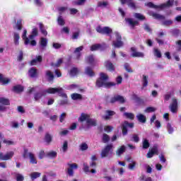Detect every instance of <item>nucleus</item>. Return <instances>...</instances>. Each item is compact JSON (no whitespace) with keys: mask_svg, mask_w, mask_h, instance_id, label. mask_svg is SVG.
Returning a JSON list of instances; mask_svg holds the SVG:
<instances>
[{"mask_svg":"<svg viewBox=\"0 0 181 181\" xmlns=\"http://www.w3.org/2000/svg\"><path fill=\"white\" fill-rule=\"evenodd\" d=\"M108 75L105 74L104 72H101L100 74V77L96 80L95 86H98V88H101V87H104L105 88H111V87H115L117 83L115 82H107L108 81Z\"/></svg>","mask_w":181,"mask_h":181,"instance_id":"f257e3e1","label":"nucleus"},{"mask_svg":"<svg viewBox=\"0 0 181 181\" xmlns=\"http://www.w3.org/2000/svg\"><path fill=\"white\" fill-rule=\"evenodd\" d=\"M62 88H49L47 90H44L41 92H37L34 94V98L35 101H39L42 97H46V94H56V93H60Z\"/></svg>","mask_w":181,"mask_h":181,"instance_id":"f03ea898","label":"nucleus"},{"mask_svg":"<svg viewBox=\"0 0 181 181\" xmlns=\"http://www.w3.org/2000/svg\"><path fill=\"white\" fill-rule=\"evenodd\" d=\"M78 121L80 122H86L87 128H91V127H97V120L91 119L90 115L86 113H81V116L78 117Z\"/></svg>","mask_w":181,"mask_h":181,"instance_id":"7ed1b4c3","label":"nucleus"},{"mask_svg":"<svg viewBox=\"0 0 181 181\" xmlns=\"http://www.w3.org/2000/svg\"><path fill=\"white\" fill-rule=\"evenodd\" d=\"M95 30L98 33H100V35H107V36L112 33V29L108 26L103 28L101 25H98L96 27Z\"/></svg>","mask_w":181,"mask_h":181,"instance_id":"20e7f679","label":"nucleus"},{"mask_svg":"<svg viewBox=\"0 0 181 181\" xmlns=\"http://www.w3.org/2000/svg\"><path fill=\"white\" fill-rule=\"evenodd\" d=\"M116 41L112 42V45L115 47L119 49V47H122L124 46V42H122V37L119 33L116 32L115 33Z\"/></svg>","mask_w":181,"mask_h":181,"instance_id":"39448f33","label":"nucleus"},{"mask_svg":"<svg viewBox=\"0 0 181 181\" xmlns=\"http://www.w3.org/2000/svg\"><path fill=\"white\" fill-rule=\"evenodd\" d=\"M128 128H134V123H129L125 120L121 125L122 134L124 136L128 135Z\"/></svg>","mask_w":181,"mask_h":181,"instance_id":"423d86ee","label":"nucleus"},{"mask_svg":"<svg viewBox=\"0 0 181 181\" xmlns=\"http://www.w3.org/2000/svg\"><path fill=\"white\" fill-rule=\"evenodd\" d=\"M113 148H114V146L111 144L105 146L101 151V153H100L101 158H107V156L110 155V152L112 151Z\"/></svg>","mask_w":181,"mask_h":181,"instance_id":"0eeeda50","label":"nucleus"},{"mask_svg":"<svg viewBox=\"0 0 181 181\" xmlns=\"http://www.w3.org/2000/svg\"><path fill=\"white\" fill-rule=\"evenodd\" d=\"M110 104H115V103H119V104H125V98L121 95H116L111 98L110 100Z\"/></svg>","mask_w":181,"mask_h":181,"instance_id":"6e6552de","label":"nucleus"},{"mask_svg":"<svg viewBox=\"0 0 181 181\" xmlns=\"http://www.w3.org/2000/svg\"><path fill=\"white\" fill-rule=\"evenodd\" d=\"M13 155H15L13 151H9L5 155H4V153H0V160H11L13 158Z\"/></svg>","mask_w":181,"mask_h":181,"instance_id":"1a4fd4ad","label":"nucleus"},{"mask_svg":"<svg viewBox=\"0 0 181 181\" xmlns=\"http://www.w3.org/2000/svg\"><path fill=\"white\" fill-rule=\"evenodd\" d=\"M28 74L30 77V78H37V77H39L37 69H36L35 67H31L28 70Z\"/></svg>","mask_w":181,"mask_h":181,"instance_id":"9d476101","label":"nucleus"},{"mask_svg":"<svg viewBox=\"0 0 181 181\" xmlns=\"http://www.w3.org/2000/svg\"><path fill=\"white\" fill-rule=\"evenodd\" d=\"M130 50L132 52L131 54L132 57H145V54H144V52H137L135 47H132Z\"/></svg>","mask_w":181,"mask_h":181,"instance_id":"9b49d317","label":"nucleus"},{"mask_svg":"<svg viewBox=\"0 0 181 181\" xmlns=\"http://www.w3.org/2000/svg\"><path fill=\"white\" fill-rule=\"evenodd\" d=\"M170 110L171 112L176 113L177 112V99L173 98L172 103L170 105Z\"/></svg>","mask_w":181,"mask_h":181,"instance_id":"f8f14e48","label":"nucleus"},{"mask_svg":"<svg viewBox=\"0 0 181 181\" xmlns=\"http://www.w3.org/2000/svg\"><path fill=\"white\" fill-rule=\"evenodd\" d=\"M125 21L131 26L132 29H134L135 26H139V21H134V18H127Z\"/></svg>","mask_w":181,"mask_h":181,"instance_id":"ddd939ff","label":"nucleus"},{"mask_svg":"<svg viewBox=\"0 0 181 181\" xmlns=\"http://www.w3.org/2000/svg\"><path fill=\"white\" fill-rule=\"evenodd\" d=\"M122 5H125V4H127L129 8H132V9H136V4L135 2H134V0H119Z\"/></svg>","mask_w":181,"mask_h":181,"instance_id":"4468645a","label":"nucleus"},{"mask_svg":"<svg viewBox=\"0 0 181 181\" xmlns=\"http://www.w3.org/2000/svg\"><path fill=\"white\" fill-rule=\"evenodd\" d=\"M158 147L153 146L146 154V158L151 159V158H153L154 155H158Z\"/></svg>","mask_w":181,"mask_h":181,"instance_id":"2eb2a0df","label":"nucleus"},{"mask_svg":"<svg viewBox=\"0 0 181 181\" xmlns=\"http://www.w3.org/2000/svg\"><path fill=\"white\" fill-rule=\"evenodd\" d=\"M104 50L105 49V44H94L90 47V52H95V50Z\"/></svg>","mask_w":181,"mask_h":181,"instance_id":"dca6fc26","label":"nucleus"},{"mask_svg":"<svg viewBox=\"0 0 181 181\" xmlns=\"http://www.w3.org/2000/svg\"><path fill=\"white\" fill-rule=\"evenodd\" d=\"M69 168H68L67 173L69 176H74V171L73 169H77L78 168V165L76 163H72V164H68Z\"/></svg>","mask_w":181,"mask_h":181,"instance_id":"f3484780","label":"nucleus"},{"mask_svg":"<svg viewBox=\"0 0 181 181\" xmlns=\"http://www.w3.org/2000/svg\"><path fill=\"white\" fill-rule=\"evenodd\" d=\"M105 115L103 117V119H105V121H108L111 119L112 117H114L117 113L114 110H106L105 111Z\"/></svg>","mask_w":181,"mask_h":181,"instance_id":"a211bd4d","label":"nucleus"},{"mask_svg":"<svg viewBox=\"0 0 181 181\" xmlns=\"http://www.w3.org/2000/svg\"><path fill=\"white\" fill-rule=\"evenodd\" d=\"M150 16H153L154 19H158V21H165V16H162L159 13H155L153 11L149 12Z\"/></svg>","mask_w":181,"mask_h":181,"instance_id":"6ab92c4d","label":"nucleus"},{"mask_svg":"<svg viewBox=\"0 0 181 181\" xmlns=\"http://www.w3.org/2000/svg\"><path fill=\"white\" fill-rule=\"evenodd\" d=\"M175 4V0H168L166 3H163L160 5V9H163L165 8H170L173 6Z\"/></svg>","mask_w":181,"mask_h":181,"instance_id":"aec40b11","label":"nucleus"},{"mask_svg":"<svg viewBox=\"0 0 181 181\" xmlns=\"http://www.w3.org/2000/svg\"><path fill=\"white\" fill-rule=\"evenodd\" d=\"M42 62H43V57L41 55H38L35 59L30 62V66H35L37 63H42Z\"/></svg>","mask_w":181,"mask_h":181,"instance_id":"412c9836","label":"nucleus"},{"mask_svg":"<svg viewBox=\"0 0 181 181\" xmlns=\"http://www.w3.org/2000/svg\"><path fill=\"white\" fill-rule=\"evenodd\" d=\"M23 90L24 88L22 86V85L14 86L12 88V91H13V93H16L17 94L23 93Z\"/></svg>","mask_w":181,"mask_h":181,"instance_id":"4be33fe9","label":"nucleus"},{"mask_svg":"<svg viewBox=\"0 0 181 181\" xmlns=\"http://www.w3.org/2000/svg\"><path fill=\"white\" fill-rule=\"evenodd\" d=\"M105 67L109 70V71H115V67L114 66V64H112L110 61L105 62Z\"/></svg>","mask_w":181,"mask_h":181,"instance_id":"5701e85b","label":"nucleus"},{"mask_svg":"<svg viewBox=\"0 0 181 181\" xmlns=\"http://www.w3.org/2000/svg\"><path fill=\"white\" fill-rule=\"evenodd\" d=\"M85 74L89 76V77H94V76H95V73H94V71H93V68H91L90 66H87L85 69Z\"/></svg>","mask_w":181,"mask_h":181,"instance_id":"b1692460","label":"nucleus"},{"mask_svg":"<svg viewBox=\"0 0 181 181\" xmlns=\"http://www.w3.org/2000/svg\"><path fill=\"white\" fill-rule=\"evenodd\" d=\"M0 83H2L3 86H6V84L11 83V79L4 77V74H0Z\"/></svg>","mask_w":181,"mask_h":181,"instance_id":"393cba45","label":"nucleus"},{"mask_svg":"<svg viewBox=\"0 0 181 181\" xmlns=\"http://www.w3.org/2000/svg\"><path fill=\"white\" fill-rule=\"evenodd\" d=\"M45 76L48 81H53V80H54V74H53V72H52V71H46Z\"/></svg>","mask_w":181,"mask_h":181,"instance_id":"a878e982","label":"nucleus"},{"mask_svg":"<svg viewBox=\"0 0 181 181\" xmlns=\"http://www.w3.org/2000/svg\"><path fill=\"white\" fill-rule=\"evenodd\" d=\"M136 118L139 122H141L142 124H145V122H146V117L142 114L136 115Z\"/></svg>","mask_w":181,"mask_h":181,"instance_id":"bb28decb","label":"nucleus"},{"mask_svg":"<svg viewBox=\"0 0 181 181\" xmlns=\"http://www.w3.org/2000/svg\"><path fill=\"white\" fill-rule=\"evenodd\" d=\"M19 39H21V36L19 35V33H13V41H14V45L16 46H18V45H19Z\"/></svg>","mask_w":181,"mask_h":181,"instance_id":"cd10ccee","label":"nucleus"},{"mask_svg":"<svg viewBox=\"0 0 181 181\" xmlns=\"http://www.w3.org/2000/svg\"><path fill=\"white\" fill-rule=\"evenodd\" d=\"M37 35H39L37 28H34L32 30L31 35H29V39H31V40L35 39V37H36V36H37Z\"/></svg>","mask_w":181,"mask_h":181,"instance_id":"c85d7f7f","label":"nucleus"},{"mask_svg":"<svg viewBox=\"0 0 181 181\" xmlns=\"http://www.w3.org/2000/svg\"><path fill=\"white\" fill-rule=\"evenodd\" d=\"M71 97L74 101H77V100H83V95L79 93H72Z\"/></svg>","mask_w":181,"mask_h":181,"instance_id":"c756f323","label":"nucleus"},{"mask_svg":"<svg viewBox=\"0 0 181 181\" xmlns=\"http://www.w3.org/2000/svg\"><path fill=\"white\" fill-rule=\"evenodd\" d=\"M42 173L39 172H33L30 175L31 180H35V179H37V177H40Z\"/></svg>","mask_w":181,"mask_h":181,"instance_id":"7c9ffc66","label":"nucleus"},{"mask_svg":"<svg viewBox=\"0 0 181 181\" xmlns=\"http://www.w3.org/2000/svg\"><path fill=\"white\" fill-rule=\"evenodd\" d=\"M69 74L72 77H74L75 76H77L78 74V68L77 67H73L70 71H69Z\"/></svg>","mask_w":181,"mask_h":181,"instance_id":"2f4dec72","label":"nucleus"},{"mask_svg":"<svg viewBox=\"0 0 181 181\" xmlns=\"http://www.w3.org/2000/svg\"><path fill=\"white\" fill-rule=\"evenodd\" d=\"M0 104H3V105H11V101L8 98H0Z\"/></svg>","mask_w":181,"mask_h":181,"instance_id":"473e14b6","label":"nucleus"},{"mask_svg":"<svg viewBox=\"0 0 181 181\" xmlns=\"http://www.w3.org/2000/svg\"><path fill=\"white\" fill-rule=\"evenodd\" d=\"M47 158H51L52 159H54V158H57V152L56 151H49L46 154Z\"/></svg>","mask_w":181,"mask_h":181,"instance_id":"72a5a7b5","label":"nucleus"},{"mask_svg":"<svg viewBox=\"0 0 181 181\" xmlns=\"http://www.w3.org/2000/svg\"><path fill=\"white\" fill-rule=\"evenodd\" d=\"M124 117H125V118H127V119H135V115H134V113L132 112H124L123 114Z\"/></svg>","mask_w":181,"mask_h":181,"instance_id":"f704fd0d","label":"nucleus"},{"mask_svg":"<svg viewBox=\"0 0 181 181\" xmlns=\"http://www.w3.org/2000/svg\"><path fill=\"white\" fill-rule=\"evenodd\" d=\"M126 147L125 146H122L120 148H119L116 151V155L117 156H121L124 152H125Z\"/></svg>","mask_w":181,"mask_h":181,"instance_id":"c9c22d12","label":"nucleus"},{"mask_svg":"<svg viewBox=\"0 0 181 181\" xmlns=\"http://www.w3.org/2000/svg\"><path fill=\"white\" fill-rule=\"evenodd\" d=\"M61 88L62 90H60V92H56L59 94V97H62V98H64V99H68L69 97L67 96V94L63 93V88ZM55 93V94H56Z\"/></svg>","mask_w":181,"mask_h":181,"instance_id":"e433bc0d","label":"nucleus"},{"mask_svg":"<svg viewBox=\"0 0 181 181\" xmlns=\"http://www.w3.org/2000/svg\"><path fill=\"white\" fill-rule=\"evenodd\" d=\"M149 146H151V144H149V141L146 139H144L142 141L143 149H148Z\"/></svg>","mask_w":181,"mask_h":181,"instance_id":"4c0bfd02","label":"nucleus"},{"mask_svg":"<svg viewBox=\"0 0 181 181\" xmlns=\"http://www.w3.org/2000/svg\"><path fill=\"white\" fill-rule=\"evenodd\" d=\"M110 136L105 133L103 134L102 141L103 144H108L110 142Z\"/></svg>","mask_w":181,"mask_h":181,"instance_id":"58836bf2","label":"nucleus"},{"mask_svg":"<svg viewBox=\"0 0 181 181\" xmlns=\"http://www.w3.org/2000/svg\"><path fill=\"white\" fill-rule=\"evenodd\" d=\"M145 6H148V8H153L154 9H160V5H155L152 2H148L145 4Z\"/></svg>","mask_w":181,"mask_h":181,"instance_id":"ea45409f","label":"nucleus"},{"mask_svg":"<svg viewBox=\"0 0 181 181\" xmlns=\"http://www.w3.org/2000/svg\"><path fill=\"white\" fill-rule=\"evenodd\" d=\"M28 155L30 159V163H32L33 165H36V163H37V160L35 158V155L32 153H29Z\"/></svg>","mask_w":181,"mask_h":181,"instance_id":"a19ab883","label":"nucleus"},{"mask_svg":"<svg viewBox=\"0 0 181 181\" xmlns=\"http://www.w3.org/2000/svg\"><path fill=\"white\" fill-rule=\"evenodd\" d=\"M142 83H143V87L141 88L142 90H144V87H148V76L146 75H143V79H142Z\"/></svg>","mask_w":181,"mask_h":181,"instance_id":"79ce46f5","label":"nucleus"},{"mask_svg":"<svg viewBox=\"0 0 181 181\" xmlns=\"http://www.w3.org/2000/svg\"><path fill=\"white\" fill-rule=\"evenodd\" d=\"M134 16V18H136V19H139V21H145V19H146V17H145V16L139 13H135Z\"/></svg>","mask_w":181,"mask_h":181,"instance_id":"37998d69","label":"nucleus"},{"mask_svg":"<svg viewBox=\"0 0 181 181\" xmlns=\"http://www.w3.org/2000/svg\"><path fill=\"white\" fill-rule=\"evenodd\" d=\"M153 54L156 57H158V59H160V57H162V52H160V50L158 48L153 49Z\"/></svg>","mask_w":181,"mask_h":181,"instance_id":"c03bdc74","label":"nucleus"},{"mask_svg":"<svg viewBox=\"0 0 181 181\" xmlns=\"http://www.w3.org/2000/svg\"><path fill=\"white\" fill-rule=\"evenodd\" d=\"M27 33H28V30H24L22 37L23 40H25L24 42L25 45H29V42H30L29 38L26 37Z\"/></svg>","mask_w":181,"mask_h":181,"instance_id":"a18cd8bd","label":"nucleus"},{"mask_svg":"<svg viewBox=\"0 0 181 181\" xmlns=\"http://www.w3.org/2000/svg\"><path fill=\"white\" fill-rule=\"evenodd\" d=\"M40 46L42 49H45L47 46V39L42 37L40 42Z\"/></svg>","mask_w":181,"mask_h":181,"instance_id":"49530a36","label":"nucleus"},{"mask_svg":"<svg viewBox=\"0 0 181 181\" xmlns=\"http://www.w3.org/2000/svg\"><path fill=\"white\" fill-rule=\"evenodd\" d=\"M57 23H58V25H59V26H64V25H66V22L64 21V19L62 16H59L57 18Z\"/></svg>","mask_w":181,"mask_h":181,"instance_id":"de8ad7c7","label":"nucleus"},{"mask_svg":"<svg viewBox=\"0 0 181 181\" xmlns=\"http://www.w3.org/2000/svg\"><path fill=\"white\" fill-rule=\"evenodd\" d=\"M40 30L44 36H47V31L45 29V25L42 23H40Z\"/></svg>","mask_w":181,"mask_h":181,"instance_id":"09e8293b","label":"nucleus"},{"mask_svg":"<svg viewBox=\"0 0 181 181\" xmlns=\"http://www.w3.org/2000/svg\"><path fill=\"white\" fill-rule=\"evenodd\" d=\"M86 60L88 64H93L94 63V55L91 54L86 58Z\"/></svg>","mask_w":181,"mask_h":181,"instance_id":"8fccbe9b","label":"nucleus"},{"mask_svg":"<svg viewBox=\"0 0 181 181\" xmlns=\"http://www.w3.org/2000/svg\"><path fill=\"white\" fill-rule=\"evenodd\" d=\"M130 141L132 142H136V144H138L139 142V136L138 134H134L132 135V138L130 139Z\"/></svg>","mask_w":181,"mask_h":181,"instance_id":"3c124183","label":"nucleus"},{"mask_svg":"<svg viewBox=\"0 0 181 181\" xmlns=\"http://www.w3.org/2000/svg\"><path fill=\"white\" fill-rule=\"evenodd\" d=\"M52 136L49 133H46L45 136V141L47 142V144H50L52 142Z\"/></svg>","mask_w":181,"mask_h":181,"instance_id":"603ef678","label":"nucleus"},{"mask_svg":"<svg viewBox=\"0 0 181 181\" xmlns=\"http://www.w3.org/2000/svg\"><path fill=\"white\" fill-rule=\"evenodd\" d=\"M79 149L80 151H87V149H88V145L86 143H82L79 146Z\"/></svg>","mask_w":181,"mask_h":181,"instance_id":"864d4df0","label":"nucleus"},{"mask_svg":"<svg viewBox=\"0 0 181 181\" xmlns=\"http://www.w3.org/2000/svg\"><path fill=\"white\" fill-rule=\"evenodd\" d=\"M124 69L127 73H134V70H132V68H131L128 63L124 64Z\"/></svg>","mask_w":181,"mask_h":181,"instance_id":"5fc2aeb1","label":"nucleus"},{"mask_svg":"<svg viewBox=\"0 0 181 181\" xmlns=\"http://www.w3.org/2000/svg\"><path fill=\"white\" fill-rule=\"evenodd\" d=\"M162 25L163 26H170V25H173V21L165 20V21H163Z\"/></svg>","mask_w":181,"mask_h":181,"instance_id":"6e6d98bb","label":"nucleus"},{"mask_svg":"<svg viewBox=\"0 0 181 181\" xmlns=\"http://www.w3.org/2000/svg\"><path fill=\"white\" fill-rule=\"evenodd\" d=\"M69 149V142L67 141H64V144L62 146V151L63 152H67Z\"/></svg>","mask_w":181,"mask_h":181,"instance_id":"4d7b16f0","label":"nucleus"},{"mask_svg":"<svg viewBox=\"0 0 181 181\" xmlns=\"http://www.w3.org/2000/svg\"><path fill=\"white\" fill-rule=\"evenodd\" d=\"M16 181H24L25 177H23V175H22V174L17 173L16 175Z\"/></svg>","mask_w":181,"mask_h":181,"instance_id":"13d9d810","label":"nucleus"},{"mask_svg":"<svg viewBox=\"0 0 181 181\" xmlns=\"http://www.w3.org/2000/svg\"><path fill=\"white\" fill-rule=\"evenodd\" d=\"M16 28L18 30H22V19H19L17 21Z\"/></svg>","mask_w":181,"mask_h":181,"instance_id":"bf43d9fd","label":"nucleus"},{"mask_svg":"<svg viewBox=\"0 0 181 181\" xmlns=\"http://www.w3.org/2000/svg\"><path fill=\"white\" fill-rule=\"evenodd\" d=\"M156 111V109L153 107H148L145 110V112L149 113V112H155Z\"/></svg>","mask_w":181,"mask_h":181,"instance_id":"052dcab7","label":"nucleus"},{"mask_svg":"<svg viewBox=\"0 0 181 181\" xmlns=\"http://www.w3.org/2000/svg\"><path fill=\"white\" fill-rule=\"evenodd\" d=\"M167 129L168 134H173V127H172V124H170V123L167 124Z\"/></svg>","mask_w":181,"mask_h":181,"instance_id":"680f3d73","label":"nucleus"},{"mask_svg":"<svg viewBox=\"0 0 181 181\" xmlns=\"http://www.w3.org/2000/svg\"><path fill=\"white\" fill-rule=\"evenodd\" d=\"M144 30H146V32H148V33H151V32H152V28H151L148 23H144Z\"/></svg>","mask_w":181,"mask_h":181,"instance_id":"e2e57ef3","label":"nucleus"},{"mask_svg":"<svg viewBox=\"0 0 181 181\" xmlns=\"http://www.w3.org/2000/svg\"><path fill=\"white\" fill-rule=\"evenodd\" d=\"M135 166H136V162L132 161V163L129 164V170H134V169H135Z\"/></svg>","mask_w":181,"mask_h":181,"instance_id":"0e129e2a","label":"nucleus"},{"mask_svg":"<svg viewBox=\"0 0 181 181\" xmlns=\"http://www.w3.org/2000/svg\"><path fill=\"white\" fill-rule=\"evenodd\" d=\"M59 105H69V99L61 100Z\"/></svg>","mask_w":181,"mask_h":181,"instance_id":"69168bd1","label":"nucleus"},{"mask_svg":"<svg viewBox=\"0 0 181 181\" xmlns=\"http://www.w3.org/2000/svg\"><path fill=\"white\" fill-rule=\"evenodd\" d=\"M46 156V153H45V151L41 150L38 154L39 159H43Z\"/></svg>","mask_w":181,"mask_h":181,"instance_id":"338daca9","label":"nucleus"},{"mask_svg":"<svg viewBox=\"0 0 181 181\" xmlns=\"http://www.w3.org/2000/svg\"><path fill=\"white\" fill-rule=\"evenodd\" d=\"M52 47H54V49H59L62 47V44L57 43V42H54L52 44Z\"/></svg>","mask_w":181,"mask_h":181,"instance_id":"774afa93","label":"nucleus"}]
</instances>
